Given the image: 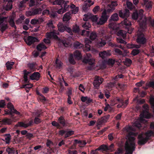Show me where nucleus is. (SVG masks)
Wrapping results in <instances>:
<instances>
[{"label":"nucleus","instance_id":"f257e3e1","mask_svg":"<svg viewBox=\"0 0 154 154\" xmlns=\"http://www.w3.org/2000/svg\"><path fill=\"white\" fill-rule=\"evenodd\" d=\"M123 131L126 133L128 140L125 146V154H132L135 145V131L134 126H127L123 129Z\"/></svg>","mask_w":154,"mask_h":154},{"label":"nucleus","instance_id":"f03ea898","mask_svg":"<svg viewBox=\"0 0 154 154\" xmlns=\"http://www.w3.org/2000/svg\"><path fill=\"white\" fill-rule=\"evenodd\" d=\"M143 12V11L142 10H141L139 12L138 17L140 20L139 21V22L138 24L139 25L140 27L137 33L136 42L139 44L144 45L146 43L147 40L143 32L145 30V29L146 28L147 23L146 18H144L143 19L142 18Z\"/></svg>","mask_w":154,"mask_h":154},{"label":"nucleus","instance_id":"7ed1b4c3","mask_svg":"<svg viewBox=\"0 0 154 154\" xmlns=\"http://www.w3.org/2000/svg\"><path fill=\"white\" fill-rule=\"evenodd\" d=\"M143 107L145 110H143V112L141 113L140 115L141 116L140 121V122H138L137 121H135V130L136 128H138L140 130L143 128H142V127L141 123L143 121L144 118L149 119L151 118V115L148 111L149 108L148 105L145 104L143 106ZM137 134V133L135 132V137Z\"/></svg>","mask_w":154,"mask_h":154},{"label":"nucleus","instance_id":"20e7f679","mask_svg":"<svg viewBox=\"0 0 154 154\" xmlns=\"http://www.w3.org/2000/svg\"><path fill=\"white\" fill-rule=\"evenodd\" d=\"M69 2L68 1H65L63 0H56L53 2V4L61 5V8L57 11V13L60 14H62L69 10V5H67Z\"/></svg>","mask_w":154,"mask_h":154},{"label":"nucleus","instance_id":"39448f33","mask_svg":"<svg viewBox=\"0 0 154 154\" xmlns=\"http://www.w3.org/2000/svg\"><path fill=\"white\" fill-rule=\"evenodd\" d=\"M110 2V0H106V1H103L102 2V5L104 6H106V11L107 13H112L115 9V7L118 5L116 2H111V4H107V3Z\"/></svg>","mask_w":154,"mask_h":154},{"label":"nucleus","instance_id":"423d86ee","mask_svg":"<svg viewBox=\"0 0 154 154\" xmlns=\"http://www.w3.org/2000/svg\"><path fill=\"white\" fill-rule=\"evenodd\" d=\"M154 132L151 130H148L145 133L146 137L144 138L141 137L139 140L138 143L140 145H143L145 143L149 140L150 139V137L153 135Z\"/></svg>","mask_w":154,"mask_h":154},{"label":"nucleus","instance_id":"0eeeda50","mask_svg":"<svg viewBox=\"0 0 154 154\" xmlns=\"http://www.w3.org/2000/svg\"><path fill=\"white\" fill-rule=\"evenodd\" d=\"M107 11L106 9H104L102 13V15L98 20L97 22V24L99 25H101L104 24L107 21L109 16L107 15Z\"/></svg>","mask_w":154,"mask_h":154},{"label":"nucleus","instance_id":"6e6552de","mask_svg":"<svg viewBox=\"0 0 154 154\" xmlns=\"http://www.w3.org/2000/svg\"><path fill=\"white\" fill-rule=\"evenodd\" d=\"M91 55L90 54H87L86 57H85L83 60L82 62L85 63H88L89 64L91 65V67H88V69H92L94 68L93 65L94 63V59H91Z\"/></svg>","mask_w":154,"mask_h":154},{"label":"nucleus","instance_id":"1a4fd4ad","mask_svg":"<svg viewBox=\"0 0 154 154\" xmlns=\"http://www.w3.org/2000/svg\"><path fill=\"white\" fill-rule=\"evenodd\" d=\"M7 18L6 17H0V27H1V30L2 32H3L8 28L7 24Z\"/></svg>","mask_w":154,"mask_h":154},{"label":"nucleus","instance_id":"9d476101","mask_svg":"<svg viewBox=\"0 0 154 154\" xmlns=\"http://www.w3.org/2000/svg\"><path fill=\"white\" fill-rule=\"evenodd\" d=\"M114 101L116 102L120 103L117 105V107L118 108H120L121 107H125L127 105L128 103V100H126L125 102H123V101L122 99L119 98L118 97H116L114 99Z\"/></svg>","mask_w":154,"mask_h":154},{"label":"nucleus","instance_id":"9b49d317","mask_svg":"<svg viewBox=\"0 0 154 154\" xmlns=\"http://www.w3.org/2000/svg\"><path fill=\"white\" fill-rule=\"evenodd\" d=\"M103 38H101V41L98 42L97 43V46L98 47H102L106 44V42L105 39H109L110 38L109 36H106L105 34L103 35Z\"/></svg>","mask_w":154,"mask_h":154},{"label":"nucleus","instance_id":"f8f14e48","mask_svg":"<svg viewBox=\"0 0 154 154\" xmlns=\"http://www.w3.org/2000/svg\"><path fill=\"white\" fill-rule=\"evenodd\" d=\"M59 32L55 30H54L52 32L47 33L46 37L47 38H54L58 39L57 35H59Z\"/></svg>","mask_w":154,"mask_h":154},{"label":"nucleus","instance_id":"ddd939ff","mask_svg":"<svg viewBox=\"0 0 154 154\" xmlns=\"http://www.w3.org/2000/svg\"><path fill=\"white\" fill-rule=\"evenodd\" d=\"M103 81V79L102 78L95 76L93 83L96 89H98Z\"/></svg>","mask_w":154,"mask_h":154},{"label":"nucleus","instance_id":"4468645a","mask_svg":"<svg viewBox=\"0 0 154 154\" xmlns=\"http://www.w3.org/2000/svg\"><path fill=\"white\" fill-rule=\"evenodd\" d=\"M18 119H15L14 118H13V120L7 118H5L0 121L3 124L5 125H10L11 124L12 121L15 122Z\"/></svg>","mask_w":154,"mask_h":154},{"label":"nucleus","instance_id":"2eb2a0df","mask_svg":"<svg viewBox=\"0 0 154 154\" xmlns=\"http://www.w3.org/2000/svg\"><path fill=\"white\" fill-rule=\"evenodd\" d=\"M84 5L83 6V9L85 11L88 8L94 4V2L91 0H83Z\"/></svg>","mask_w":154,"mask_h":154},{"label":"nucleus","instance_id":"dca6fc26","mask_svg":"<svg viewBox=\"0 0 154 154\" xmlns=\"http://www.w3.org/2000/svg\"><path fill=\"white\" fill-rule=\"evenodd\" d=\"M25 41L28 45H30L35 42H39V41L36 38L29 36L26 39Z\"/></svg>","mask_w":154,"mask_h":154},{"label":"nucleus","instance_id":"f3484780","mask_svg":"<svg viewBox=\"0 0 154 154\" xmlns=\"http://www.w3.org/2000/svg\"><path fill=\"white\" fill-rule=\"evenodd\" d=\"M7 108L11 110L12 112L15 113L18 115L21 116L20 112L14 108L13 105L11 103H9L7 105Z\"/></svg>","mask_w":154,"mask_h":154},{"label":"nucleus","instance_id":"a211bd4d","mask_svg":"<svg viewBox=\"0 0 154 154\" xmlns=\"http://www.w3.org/2000/svg\"><path fill=\"white\" fill-rule=\"evenodd\" d=\"M33 123L32 121H31L29 122V123H26V122H19L16 125L17 126H19L23 127L24 128H26L28 127L31 126Z\"/></svg>","mask_w":154,"mask_h":154},{"label":"nucleus","instance_id":"6ab92c4d","mask_svg":"<svg viewBox=\"0 0 154 154\" xmlns=\"http://www.w3.org/2000/svg\"><path fill=\"white\" fill-rule=\"evenodd\" d=\"M46 7V6L43 5L42 6V8H37L33 10L32 12V14L35 15L41 14L42 10L45 9Z\"/></svg>","mask_w":154,"mask_h":154},{"label":"nucleus","instance_id":"aec40b11","mask_svg":"<svg viewBox=\"0 0 154 154\" xmlns=\"http://www.w3.org/2000/svg\"><path fill=\"white\" fill-rule=\"evenodd\" d=\"M111 54L110 51L109 50L107 51H104L101 52L99 53V56L102 59H104L107 57L109 56Z\"/></svg>","mask_w":154,"mask_h":154},{"label":"nucleus","instance_id":"412c9836","mask_svg":"<svg viewBox=\"0 0 154 154\" xmlns=\"http://www.w3.org/2000/svg\"><path fill=\"white\" fill-rule=\"evenodd\" d=\"M119 15L120 17L125 18L128 17L129 15V11L126 9L123 13L122 11H120L119 12Z\"/></svg>","mask_w":154,"mask_h":154},{"label":"nucleus","instance_id":"4be33fe9","mask_svg":"<svg viewBox=\"0 0 154 154\" xmlns=\"http://www.w3.org/2000/svg\"><path fill=\"white\" fill-rule=\"evenodd\" d=\"M109 27L113 30H117L119 28V25L116 23L110 22L108 25Z\"/></svg>","mask_w":154,"mask_h":154},{"label":"nucleus","instance_id":"5701e85b","mask_svg":"<svg viewBox=\"0 0 154 154\" xmlns=\"http://www.w3.org/2000/svg\"><path fill=\"white\" fill-rule=\"evenodd\" d=\"M40 77V74L38 72H35L30 76L32 80H38Z\"/></svg>","mask_w":154,"mask_h":154},{"label":"nucleus","instance_id":"b1692460","mask_svg":"<svg viewBox=\"0 0 154 154\" xmlns=\"http://www.w3.org/2000/svg\"><path fill=\"white\" fill-rule=\"evenodd\" d=\"M85 49L87 51H89L90 50V46L89 44L91 43V41L87 38L85 39Z\"/></svg>","mask_w":154,"mask_h":154},{"label":"nucleus","instance_id":"393cba45","mask_svg":"<svg viewBox=\"0 0 154 154\" xmlns=\"http://www.w3.org/2000/svg\"><path fill=\"white\" fill-rule=\"evenodd\" d=\"M71 18V14L69 12H67L63 15V21L64 22H67L69 21Z\"/></svg>","mask_w":154,"mask_h":154},{"label":"nucleus","instance_id":"a878e982","mask_svg":"<svg viewBox=\"0 0 154 154\" xmlns=\"http://www.w3.org/2000/svg\"><path fill=\"white\" fill-rule=\"evenodd\" d=\"M135 8H136V7H135ZM141 10H142L143 11V12L142 13V19H143L144 18H145L146 19V17H143V11L142 9H140V10H139V11L135 9V21H137V20L138 19V20H137V22L138 23H139V20H140L139 18V17H138V16H139V12Z\"/></svg>","mask_w":154,"mask_h":154},{"label":"nucleus","instance_id":"bb28decb","mask_svg":"<svg viewBox=\"0 0 154 154\" xmlns=\"http://www.w3.org/2000/svg\"><path fill=\"white\" fill-rule=\"evenodd\" d=\"M69 8H71L72 13L74 14L77 13L79 11V8L76 7L73 4H71L70 6H69Z\"/></svg>","mask_w":154,"mask_h":154},{"label":"nucleus","instance_id":"cd10ccee","mask_svg":"<svg viewBox=\"0 0 154 154\" xmlns=\"http://www.w3.org/2000/svg\"><path fill=\"white\" fill-rule=\"evenodd\" d=\"M81 100L83 102H86L87 103H90L92 102V100L87 97H82Z\"/></svg>","mask_w":154,"mask_h":154},{"label":"nucleus","instance_id":"c85d7f7f","mask_svg":"<svg viewBox=\"0 0 154 154\" xmlns=\"http://www.w3.org/2000/svg\"><path fill=\"white\" fill-rule=\"evenodd\" d=\"M58 30L61 32H63L66 29V26H64L62 23H59L57 25Z\"/></svg>","mask_w":154,"mask_h":154},{"label":"nucleus","instance_id":"c756f323","mask_svg":"<svg viewBox=\"0 0 154 154\" xmlns=\"http://www.w3.org/2000/svg\"><path fill=\"white\" fill-rule=\"evenodd\" d=\"M37 49L39 51H41L43 50H45L47 48V47L45 45L44 43H41L37 46Z\"/></svg>","mask_w":154,"mask_h":154},{"label":"nucleus","instance_id":"7c9ffc66","mask_svg":"<svg viewBox=\"0 0 154 154\" xmlns=\"http://www.w3.org/2000/svg\"><path fill=\"white\" fill-rule=\"evenodd\" d=\"M126 34V32L123 30H120L117 33V35L118 36H122L124 38H125Z\"/></svg>","mask_w":154,"mask_h":154},{"label":"nucleus","instance_id":"2f4dec72","mask_svg":"<svg viewBox=\"0 0 154 154\" xmlns=\"http://www.w3.org/2000/svg\"><path fill=\"white\" fill-rule=\"evenodd\" d=\"M73 56L75 58L79 60L81 58L82 55L80 52L78 51H76L74 53Z\"/></svg>","mask_w":154,"mask_h":154},{"label":"nucleus","instance_id":"473e14b6","mask_svg":"<svg viewBox=\"0 0 154 154\" xmlns=\"http://www.w3.org/2000/svg\"><path fill=\"white\" fill-rule=\"evenodd\" d=\"M98 17L97 15H94L91 14L90 19L93 22L97 24L98 21Z\"/></svg>","mask_w":154,"mask_h":154},{"label":"nucleus","instance_id":"72a5a7b5","mask_svg":"<svg viewBox=\"0 0 154 154\" xmlns=\"http://www.w3.org/2000/svg\"><path fill=\"white\" fill-rule=\"evenodd\" d=\"M62 65L63 63L61 62L57 58L56 60V68L60 69L62 67Z\"/></svg>","mask_w":154,"mask_h":154},{"label":"nucleus","instance_id":"f704fd0d","mask_svg":"<svg viewBox=\"0 0 154 154\" xmlns=\"http://www.w3.org/2000/svg\"><path fill=\"white\" fill-rule=\"evenodd\" d=\"M58 122V123L60 124L63 126V127L65 125V121L63 117L61 116L59 118Z\"/></svg>","mask_w":154,"mask_h":154},{"label":"nucleus","instance_id":"c9c22d12","mask_svg":"<svg viewBox=\"0 0 154 154\" xmlns=\"http://www.w3.org/2000/svg\"><path fill=\"white\" fill-rule=\"evenodd\" d=\"M14 63V62H7L6 64L7 69L8 70H11Z\"/></svg>","mask_w":154,"mask_h":154},{"label":"nucleus","instance_id":"e433bc0d","mask_svg":"<svg viewBox=\"0 0 154 154\" xmlns=\"http://www.w3.org/2000/svg\"><path fill=\"white\" fill-rule=\"evenodd\" d=\"M144 4L146 5V8L148 9L152 8V5L150 2H149L147 0H143Z\"/></svg>","mask_w":154,"mask_h":154},{"label":"nucleus","instance_id":"4c0bfd02","mask_svg":"<svg viewBox=\"0 0 154 154\" xmlns=\"http://www.w3.org/2000/svg\"><path fill=\"white\" fill-rule=\"evenodd\" d=\"M111 20L114 21H117L119 19V17L118 14L115 13L113 14L110 17Z\"/></svg>","mask_w":154,"mask_h":154},{"label":"nucleus","instance_id":"58836bf2","mask_svg":"<svg viewBox=\"0 0 154 154\" xmlns=\"http://www.w3.org/2000/svg\"><path fill=\"white\" fill-rule=\"evenodd\" d=\"M97 37V35L95 32H93L91 33L89 36L90 39L92 41L95 39Z\"/></svg>","mask_w":154,"mask_h":154},{"label":"nucleus","instance_id":"ea45409f","mask_svg":"<svg viewBox=\"0 0 154 154\" xmlns=\"http://www.w3.org/2000/svg\"><path fill=\"white\" fill-rule=\"evenodd\" d=\"M24 72V76L23 78L24 79V81L25 82H27L28 81V78H27V75H28L30 73V72H29L27 71L26 70H24L23 71Z\"/></svg>","mask_w":154,"mask_h":154},{"label":"nucleus","instance_id":"a19ab883","mask_svg":"<svg viewBox=\"0 0 154 154\" xmlns=\"http://www.w3.org/2000/svg\"><path fill=\"white\" fill-rule=\"evenodd\" d=\"M63 45L65 47H68L69 45V43L66 42V41H60L58 45Z\"/></svg>","mask_w":154,"mask_h":154},{"label":"nucleus","instance_id":"79ce46f5","mask_svg":"<svg viewBox=\"0 0 154 154\" xmlns=\"http://www.w3.org/2000/svg\"><path fill=\"white\" fill-rule=\"evenodd\" d=\"M11 136L9 134H6L5 135V140L7 143H9L11 140Z\"/></svg>","mask_w":154,"mask_h":154},{"label":"nucleus","instance_id":"37998d69","mask_svg":"<svg viewBox=\"0 0 154 154\" xmlns=\"http://www.w3.org/2000/svg\"><path fill=\"white\" fill-rule=\"evenodd\" d=\"M12 5L11 1H9L8 2L6 5V10H7V11H8V10H11L12 8Z\"/></svg>","mask_w":154,"mask_h":154},{"label":"nucleus","instance_id":"c03bdc74","mask_svg":"<svg viewBox=\"0 0 154 154\" xmlns=\"http://www.w3.org/2000/svg\"><path fill=\"white\" fill-rule=\"evenodd\" d=\"M91 16V14L88 13L87 14H85L84 15L83 19L84 21H88L89 19H90Z\"/></svg>","mask_w":154,"mask_h":154},{"label":"nucleus","instance_id":"a18cd8bd","mask_svg":"<svg viewBox=\"0 0 154 154\" xmlns=\"http://www.w3.org/2000/svg\"><path fill=\"white\" fill-rule=\"evenodd\" d=\"M132 63L131 60L129 59H126L125 61H124V63L125 65L127 66H129Z\"/></svg>","mask_w":154,"mask_h":154},{"label":"nucleus","instance_id":"49530a36","mask_svg":"<svg viewBox=\"0 0 154 154\" xmlns=\"http://www.w3.org/2000/svg\"><path fill=\"white\" fill-rule=\"evenodd\" d=\"M149 102L151 105V107L153 109V112L154 113V98H151L149 100Z\"/></svg>","mask_w":154,"mask_h":154},{"label":"nucleus","instance_id":"de8ad7c7","mask_svg":"<svg viewBox=\"0 0 154 154\" xmlns=\"http://www.w3.org/2000/svg\"><path fill=\"white\" fill-rule=\"evenodd\" d=\"M83 45L78 42H76L74 44V47L75 48H80Z\"/></svg>","mask_w":154,"mask_h":154},{"label":"nucleus","instance_id":"09e8293b","mask_svg":"<svg viewBox=\"0 0 154 154\" xmlns=\"http://www.w3.org/2000/svg\"><path fill=\"white\" fill-rule=\"evenodd\" d=\"M33 84H29L23 85L22 88H25V89H30L33 87Z\"/></svg>","mask_w":154,"mask_h":154},{"label":"nucleus","instance_id":"8fccbe9b","mask_svg":"<svg viewBox=\"0 0 154 154\" xmlns=\"http://www.w3.org/2000/svg\"><path fill=\"white\" fill-rule=\"evenodd\" d=\"M82 26L84 29H88L89 28L91 27V25L89 23L86 22Z\"/></svg>","mask_w":154,"mask_h":154},{"label":"nucleus","instance_id":"3c124183","mask_svg":"<svg viewBox=\"0 0 154 154\" xmlns=\"http://www.w3.org/2000/svg\"><path fill=\"white\" fill-rule=\"evenodd\" d=\"M123 75L122 74L120 75H117L115 77L112 78V80H114L115 81H118L119 79L122 78L123 77Z\"/></svg>","mask_w":154,"mask_h":154},{"label":"nucleus","instance_id":"603ef678","mask_svg":"<svg viewBox=\"0 0 154 154\" xmlns=\"http://www.w3.org/2000/svg\"><path fill=\"white\" fill-rule=\"evenodd\" d=\"M6 151L8 154H13L14 153L15 150L13 148H8L6 149Z\"/></svg>","mask_w":154,"mask_h":154},{"label":"nucleus","instance_id":"864d4df0","mask_svg":"<svg viewBox=\"0 0 154 154\" xmlns=\"http://www.w3.org/2000/svg\"><path fill=\"white\" fill-rule=\"evenodd\" d=\"M121 23L126 26H129L131 24V22L127 19H125Z\"/></svg>","mask_w":154,"mask_h":154},{"label":"nucleus","instance_id":"5fc2aeb1","mask_svg":"<svg viewBox=\"0 0 154 154\" xmlns=\"http://www.w3.org/2000/svg\"><path fill=\"white\" fill-rule=\"evenodd\" d=\"M73 55L72 54L70 55L69 58V60L71 63L74 64L75 63V62L73 59Z\"/></svg>","mask_w":154,"mask_h":154},{"label":"nucleus","instance_id":"6e6d98bb","mask_svg":"<svg viewBox=\"0 0 154 154\" xmlns=\"http://www.w3.org/2000/svg\"><path fill=\"white\" fill-rule=\"evenodd\" d=\"M73 31L75 32H78L79 31V26L76 24L73 26Z\"/></svg>","mask_w":154,"mask_h":154},{"label":"nucleus","instance_id":"4d7b16f0","mask_svg":"<svg viewBox=\"0 0 154 154\" xmlns=\"http://www.w3.org/2000/svg\"><path fill=\"white\" fill-rule=\"evenodd\" d=\"M74 131H66V134H65V137L66 138L68 137H69L72 135L73 134Z\"/></svg>","mask_w":154,"mask_h":154},{"label":"nucleus","instance_id":"13d9d810","mask_svg":"<svg viewBox=\"0 0 154 154\" xmlns=\"http://www.w3.org/2000/svg\"><path fill=\"white\" fill-rule=\"evenodd\" d=\"M115 63V60L111 59H109L107 61V63L109 65H112Z\"/></svg>","mask_w":154,"mask_h":154},{"label":"nucleus","instance_id":"bf43d9fd","mask_svg":"<svg viewBox=\"0 0 154 154\" xmlns=\"http://www.w3.org/2000/svg\"><path fill=\"white\" fill-rule=\"evenodd\" d=\"M79 143V146L80 147H82L86 144V143L84 141H79L78 142Z\"/></svg>","mask_w":154,"mask_h":154},{"label":"nucleus","instance_id":"052dcab7","mask_svg":"<svg viewBox=\"0 0 154 154\" xmlns=\"http://www.w3.org/2000/svg\"><path fill=\"white\" fill-rule=\"evenodd\" d=\"M117 41L119 43L123 44H126V42L120 37L117 38Z\"/></svg>","mask_w":154,"mask_h":154},{"label":"nucleus","instance_id":"680f3d73","mask_svg":"<svg viewBox=\"0 0 154 154\" xmlns=\"http://www.w3.org/2000/svg\"><path fill=\"white\" fill-rule=\"evenodd\" d=\"M100 9V7L99 6H96L93 8V12L95 13H97Z\"/></svg>","mask_w":154,"mask_h":154},{"label":"nucleus","instance_id":"e2e57ef3","mask_svg":"<svg viewBox=\"0 0 154 154\" xmlns=\"http://www.w3.org/2000/svg\"><path fill=\"white\" fill-rule=\"evenodd\" d=\"M107 146L105 145H101L97 149V150H105L107 149Z\"/></svg>","mask_w":154,"mask_h":154},{"label":"nucleus","instance_id":"0e129e2a","mask_svg":"<svg viewBox=\"0 0 154 154\" xmlns=\"http://www.w3.org/2000/svg\"><path fill=\"white\" fill-rule=\"evenodd\" d=\"M47 26L50 28H54V25H53L52 22L51 20H50L49 21L48 23H47Z\"/></svg>","mask_w":154,"mask_h":154},{"label":"nucleus","instance_id":"69168bd1","mask_svg":"<svg viewBox=\"0 0 154 154\" xmlns=\"http://www.w3.org/2000/svg\"><path fill=\"white\" fill-rule=\"evenodd\" d=\"M89 32L88 31L83 30L82 31V35L84 36H88L89 35Z\"/></svg>","mask_w":154,"mask_h":154},{"label":"nucleus","instance_id":"338daca9","mask_svg":"<svg viewBox=\"0 0 154 154\" xmlns=\"http://www.w3.org/2000/svg\"><path fill=\"white\" fill-rule=\"evenodd\" d=\"M126 4L128 8L129 9H131L132 8L133 5L132 3L128 1L127 2Z\"/></svg>","mask_w":154,"mask_h":154},{"label":"nucleus","instance_id":"774afa93","mask_svg":"<svg viewBox=\"0 0 154 154\" xmlns=\"http://www.w3.org/2000/svg\"><path fill=\"white\" fill-rule=\"evenodd\" d=\"M149 87L154 88V81H150L146 85Z\"/></svg>","mask_w":154,"mask_h":154}]
</instances>
